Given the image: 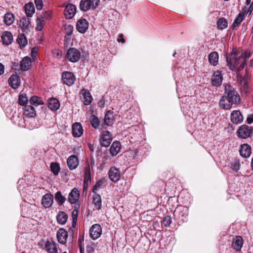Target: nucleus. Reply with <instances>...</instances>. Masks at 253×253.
<instances>
[{
	"label": "nucleus",
	"instance_id": "nucleus-43",
	"mask_svg": "<svg viewBox=\"0 0 253 253\" xmlns=\"http://www.w3.org/2000/svg\"><path fill=\"white\" fill-rule=\"evenodd\" d=\"M244 18V12H241L240 13L237 17L236 18V19L234 20L233 24H232V27L233 28H234L238 26L243 20Z\"/></svg>",
	"mask_w": 253,
	"mask_h": 253
},
{
	"label": "nucleus",
	"instance_id": "nucleus-47",
	"mask_svg": "<svg viewBox=\"0 0 253 253\" xmlns=\"http://www.w3.org/2000/svg\"><path fill=\"white\" fill-rule=\"evenodd\" d=\"M44 20L41 18L40 16L37 18V27L36 30L38 31H41L44 25Z\"/></svg>",
	"mask_w": 253,
	"mask_h": 253
},
{
	"label": "nucleus",
	"instance_id": "nucleus-55",
	"mask_svg": "<svg viewBox=\"0 0 253 253\" xmlns=\"http://www.w3.org/2000/svg\"><path fill=\"white\" fill-rule=\"evenodd\" d=\"M247 122L249 124H251L253 123V114H251L248 115Z\"/></svg>",
	"mask_w": 253,
	"mask_h": 253
},
{
	"label": "nucleus",
	"instance_id": "nucleus-27",
	"mask_svg": "<svg viewBox=\"0 0 253 253\" xmlns=\"http://www.w3.org/2000/svg\"><path fill=\"white\" fill-rule=\"evenodd\" d=\"M31 65V59L26 56L21 61L20 69L23 71H27L30 69Z\"/></svg>",
	"mask_w": 253,
	"mask_h": 253
},
{
	"label": "nucleus",
	"instance_id": "nucleus-18",
	"mask_svg": "<svg viewBox=\"0 0 253 253\" xmlns=\"http://www.w3.org/2000/svg\"><path fill=\"white\" fill-rule=\"evenodd\" d=\"M223 77L220 71L215 72L211 78V82L214 86H218L222 84Z\"/></svg>",
	"mask_w": 253,
	"mask_h": 253
},
{
	"label": "nucleus",
	"instance_id": "nucleus-12",
	"mask_svg": "<svg viewBox=\"0 0 253 253\" xmlns=\"http://www.w3.org/2000/svg\"><path fill=\"white\" fill-rule=\"evenodd\" d=\"M45 248L48 253H57L58 245L52 240H47L45 244Z\"/></svg>",
	"mask_w": 253,
	"mask_h": 253
},
{
	"label": "nucleus",
	"instance_id": "nucleus-9",
	"mask_svg": "<svg viewBox=\"0 0 253 253\" xmlns=\"http://www.w3.org/2000/svg\"><path fill=\"white\" fill-rule=\"evenodd\" d=\"M80 196V191L77 188H74L69 194L68 201L71 204H77L79 202Z\"/></svg>",
	"mask_w": 253,
	"mask_h": 253
},
{
	"label": "nucleus",
	"instance_id": "nucleus-29",
	"mask_svg": "<svg viewBox=\"0 0 253 253\" xmlns=\"http://www.w3.org/2000/svg\"><path fill=\"white\" fill-rule=\"evenodd\" d=\"M121 148V145L119 141H114L111 146L110 148V152L111 154L113 156L117 155L120 151Z\"/></svg>",
	"mask_w": 253,
	"mask_h": 253
},
{
	"label": "nucleus",
	"instance_id": "nucleus-20",
	"mask_svg": "<svg viewBox=\"0 0 253 253\" xmlns=\"http://www.w3.org/2000/svg\"><path fill=\"white\" fill-rule=\"evenodd\" d=\"M83 133V128L79 123H75L72 125V134L75 137H79Z\"/></svg>",
	"mask_w": 253,
	"mask_h": 253
},
{
	"label": "nucleus",
	"instance_id": "nucleus-28",
	"mask_svg": "<svg viewBox=\"0 0 253 253\" xmlns=\"http://www.w3.org/2000/svg\"><path fill=\"white\" fill-rule=\"evenodd\" d=\"M239 84L241 91H244L246 94H248L250 92V86L247 80L241 79L240 80Z\"/></svg>",
	"mask_w": 253,
	"mask_h": 253
},
{
	"label": "nucleus",
	"instance_id": "nucleus-14",
	"mask_svg": "<svg viewBox=\"0 0 253 253\" xmlns=\"http://www.w3.org/2000/svg\"><path fill=\"white\" fill-rule=\"evenodd\" d=\"M243 245V238L241 236H237L232 240L231 247L236 252H240L241 250Z\"/></svg>",
	"mask_w": 253,
	"mask_h": 253
},
{
	"label": "nucleus",
	"instance_id": "nucleus-60",
	"mask_svg": "<svg viewBox=\"0 0 253 253\" xmlns=\"http://www.w3.org/2000/svg\"><path fill=\"white\" fill-rule=\"evenodd\" d=\"M249 74L247 71H246L245 75H244V77L243 79H245L247 80V79L249 78Z\"/></svg>",
	"mask_w": 253,
	"mask_h": 253
},
{
	"label": "nucleus",
	"instance_id": "nucleus-15",
	"mask_svg": "<svg viewBox=\"0 0 253 253\" xmlns=\"http://www.w3.org/2000/svg\"><path fill=\"white\" fill-rule=\"evenodd\" d=\"M76 7L73 4H68L64 9V15L66 19H70L75 15Z\"/></svg>",
	"mask_w": 253,
	"mask_h": 253
},
{
	"label": "nucleus",
	"instance_id": "nucleus-16",
	"mask_svg": "<svg viewBox=\"0 0 253 253\" xmlns=\"http://www.w3.org/2000/svg\"><path fill=\"white\" fill-rule=\"evenodd\" d=\"M77 31L82 34L86 32L88 28V23L85 19H81L77 21L76 24Z\"/></svg>",
	"mask_w": 253,
	"mask_h": 253
},
{
	"label": "nucleus",
	"instance_id": "nucleus-64",
	"mask_svg": "<svg viewBox=\"0 0 253 253\" xmlns=\"http://www.w3.org/2000/svg\"><path fill=\"white\" fill-rule=\"evenodd\" d=\"M251 0H246V4L248 5L251 3Z\"/></svg>",
	"mask_w": 253,
	"mask_h": 253
},
{
	"label": "nucleus",
	"instance_id": "nucleus-25",
	"mask_svg": "<svg viewBox=\"0 0 253 253\" xmlns=\"http://www.w3.org/2000/svg\"><path fill=\"white\" fill-rule=\"evenodd\" d=\"M175 212L179 213V217L181 218L182 220L184 221L187 220V216L188 215V209L187 207H179L175 211Z\"/></svg>",
	"mask_w": 253,
	"mask_h": 253
},
{
	"label": "nucleus",
	"instance_id": "nucleus-10",
	"mask_svg": "<svg viewBox=\"0 0 253 253\" xmlns=\"http://www.w3.org/2000/svg\"><path fill=\"white\" fill-rule=\"evenodd\" d=\"M62 80L64 84L68 86H71L74 83L75 77L72 73L65 72L62 73Z\"/></svg>",
	"mask_w": 253,
	"mask_h": 253
},
{
	"label": "nucleus",
	"instance_id": "nucleus-41",
	"mask_svg": "<svg viewBox=\"0 0 253 253\" xmlns=\"http://www.w3.org/2000/svg\"><path fill=\"white\" fill-rule=\"evenodd\" d=\"M104 183V180L103 179H99L96 182L92 190L94 194H98L97 192L101 188Z\"/></svg>",
	"mask_w": 253,
	"mask_h": 253
},
{
	"label": "nucleus",
	"instance_id": "nucleus-33",
	"mask_svg": "<svg viewBox=\"0 0 253 253\" xmlns=\"http://www.w3.org/2000/svg\"><path fill=\"white\" fill-rule=\"evenodd\" d=\"M1 39L3 44L8 45L12 42L13 36L10 32L6 31L2 34Z\"/></svg>",
	"mask_w": 253,
	"mask_h": 253
},
{
	"label": "nucleus",
	"instance_id": "nucleus-11",
	"mask_svg": "<svg viewBox=\"0 0 253 253\" xmlns=\"http://www.w3.org/2000/svg\"><path fill=\"white\" fill-rule=\"evenodd\" d=\"M90 236L93 240L98 239L102 233V228L98 224L93 225L90 229Z\"/></svg>",
	"mask_w": 253,
	"mask_h": 253
},
{
	"label": "nucleus",
	"instance_id": "nucleus-7",
	"mask_svg": "<svg viewBox=\"0 0 253 253\" xmlns=\"http://www.w3.org/2000/svg\"><path fill=\"white\" fill-rule=\"evenodd\" d=\"M112 138L111 133L106 130L102 132L100 142L102 146L108 147L111 142Z\"/></svg>",
	"mask_w": 253,
	"mask_h": 253
},
{
	"label": "nucleus",
	"instance_id": "nucleus-8",
	"mask_svg": "<svg viewBox=\"0 0 253 253\" xmlns=\"http://www.w3.org/2000/svg\"><path fill=\"white\" fill-rule=\"evenodd\" d=\"M108 175L112 181L117 182L120 179L121 172L119 169L115 167H112L109 170Z\"/></svg>",
	"mask_w": 253,
	"mask_h": 253
},
{
	"label": "nucleus",
	"instance_id": "nucleus-57",
	"mask_svg": "<svg viewBox=\"0 0 253 253\" xmlns=\"http://www.w3.org/2000/svg\"><path fill=\"white\" fill-rule=\"evenodd\" d=\"M117 41L118 42H122V43H124L125 42V40L124 38V36L122 34L119 35Z\"/></svg>",
	"mask_w": 253,
	"mask_h": 253
},
{
	"label": "nucleus",
	"instance_id": "nucleus-24",
	"mask_svg": "<svg viewBox=\"0 0 253 253\" xmlns=\"http://www.w3.org/2000/svg\"><path fill=\"white\" fill-rule=\"evenodd\" d=\"M219 104V106L225 110L230 109L234 105L224 95H223L220 99Z\"/></svg>",
	"mask_w": 253,
	"mask_h": 253
},
{
	"label": "nucleus",
	"instance_id": "nucleus-5",
	"mask_svg": "<svg viewBox=\"0 0 253 253\" xmlns=\"http://www.w3.org/2000/svg\"><path fill=\"white\" fill-rule=\"evenodd\" d=\"M252 127L246 125L241 126L239 127L237 131L238 136L241 138L249 137L252 134Z\"/></svg>",
	"mask_w": 253,
	"mask_h": 253
},
{
	"label": "nucleus",
	"instance_id": "nucleus-4",
	"mask_svg": "<svg viewBox=\"0 0 253 253\" xmlns=\"http://www.w3.org/2000/svg\"><path fill=\"white\" fill-rule=\"evenodd\" d=\"M81 57L80 52L75 48H69L66 53L67 58L71 62H76Z\"/></svg>",
	"mask_w": 253,
	"mask_h": 253
},
{
	"label": "nucleus",
	"instance_id": "nucleus-30",
	"mask_svg": "<svg viewBox=\"0 0 253 253\" xmlns=\"http://www.w3.org/2000/svg\"><path fill=\"white\" fill-rule=\"evenodd\" d=\"M83 98V101L85 105H89L92 101V98L90 92L86 89H83L81 91Z\"/></svg>",
	"mask_w": 253,
	"mask_h": 253
},
{
	"label": "nucleus",
	"instance_id": "nucleus-38",
	"mask_svg": "<svg viewBox=\"0 0 253 253\" xmlns=\"http://www.w3.org/2000/svg\"><path fill=\"white\" fill-rule=\"evenodd\" d=\"M14 21V16L11 13H7L4 16V23L8 26L11 25Z\"/></svg>",
	"mask_w": 253,
	"mask_h": 253
},
{
	"label": "nucleus",
	"instance_id": "nucleus-39",
	"mask_svg": "<svg viewBox=\"0 0 253 253\" xmlns=\"http://www.w3.org/2000/svg\"><path fill=\"white\" fill-rule=\"evenodd\" d=\"M55 200L59 205H63L66 201V198L60 191L57 192L55 194Z\"/></svg>",
	"mask_w": 253,
	"mask_h": 253
},
{
	"label": "nucleus",
	"instance_id": "nucleus-52",
	"mask_svg": "<svg viewBox=\"0 0 253 253\" xmlns=\"http://www.w3.org/2000/svg\"><path fill=\"white\" fill-rule=\"evenodd\" d=\"M171 222V217L169 216H166L163 219V224L165 226L170 225Z\"/></svg>",
	"mask_w": 253,
	"mask_h": 253
},
{
	"label": "nucleus",
	"instance_id": "nucleus-2",
	"mask_svg": "<svg viewBox=\"0 0 253 253\" xmlns=\"http://www.w3.org/2000/svg\"><path fill=\"white\" fill-rule=\"evenodd\" d=\"M223 95L226 96L234 105L239 104L241 102V98L239 94L235 89L229 84H226L224 85Z\"/></svg>",
	"mask_w": 253,
	"mask_h": 253
},
{
	"label": "nucleus",
	"instance_id": "nucleus-44",
	"mask_svg": "<svg viewBox=\"0 0 253 253\" xmlns=\"http://www.w3.org/2000/svg\"><path fill=\"white\" fill-rule=\"evenodd\" d=\"M28 100L26 94L24 93L20 94L19 96L18 103L21 106H25V105H27V104L28 103Z\"/></svg>",
	"mask_w": 253,
	"mask_h": 253
},
{
	"label": "nucleus",
	"instance_id": "nucleus-58",
	"mask_svg": "<svg viewBox=\"0 0 253 253\" xmlns=\"http://www.w3.org/2000/svg\"><path fill=\"white\" fill-rule=\"evenodd\" d=\"M253 10V2H252V3L251 4L247 13L250 15L251 14Z\"/></svg>",
	"mask_w": 253,
	"mask_h": 253
},
{
	"label": "nucleus",
	"instance_id": "nucleus-3",
	"mask_svg": "<svg viewBox=\"0 0 253 253\" xmlns=\"http://www.w3.org/2000/svg\"><path fill=\"white\" fill-rule=\"evenodd\" d=\"M100 0H81L80 8L84 12L90 9H95L99 5Z\"/></svg>",
	"mask_w": 253,
	"mask_h": 253
},
{
	"label": "nucleus",
	"instance_id": "nucleus-50",
	"mask_svg": "<svg viewBox=\"0 0 253 253\" xmlns=\"http://www.w3.org/2000/svg\"><path fill=\"white\" fill-rule=\"evenodd\" d=\"M65 30L66 35L69 36L71 35L73 33V26L70 24L65 25Z\"/></svg>",
	"mask_w": 253,
	"mask_h": 253
},
{
	"label": "nucleus",
	"instance_id": "nucleus-21",
	"mask_svg": "<svg viewBox=\"0 0 253 253\" xmlns=\"http://www.w3.org/2000/svg\"><path fill=\"white\" fill-rule=\"evenodd\" d=\"M23 109L24 115L27 118H34L36 115V111L33 106L25 105Z\"/></svg>",
	"mask_w": 253,
	"mask_h": 253
},
{
	"label": "nucleus",
	"instance_id": "nucleus-61",
	"mask_svg": "<svg viewBox=\"0 0 253 253\" xmlns=\"http://www.w3.org/2000/svg\"><path fill=\"white\" fill-rule=\"evenodd\" d=\"M95 165V161L93 158H91V167L93 168L94 166Z\"/></svg>",
	"mask_w": 253,
	"mask_h": 253
},
{
	"label": "nucleus",
	"instance_id": "nucleus-54",
	"mask_svg": "<svg viewBox=\"0 0 253 253\" xmlns=\"http://www.w3.org/2000/svg\"><path fill=\"white\" fill-rule=\"evenodd\" d=\"M50 15V13L49 11H45L42 15L40 16L41 18L44 19H47L49 18Z\"/></svg>",
	"mask_w": 253,
	"mask_h": 253
},
{
	"label": "nucleus",
	"instance_id": "nucleus-45",
	"mask_svg": "<svg viewBox=\"0 0 253 253\" xmlns=\"http://www.w3.org/2000/svg\"><path fill=\"white\" fill-rule=\"evenodd\" d=\"M104 123L108 126H111L113 124V116L109 112L105 115Z\"/></svg>",
	"mask_w": 253,
	"mask_h": 253
},
{
	"label": "nucleus",
	"instance_id": "nucleus-37",
	"mask_svg": "<svg viewBox=\"0 0 253 253\" xmlns=\"http://www.w3.org/2000/svg\"><path fill=\"white\" fill-rule=\"evenodd\" d=\"M91 180V172L90 166L87 164L84 169V184L87 185L89 181Z\"/></svg>",
	"mask_w": 253,
	"mask_h": 253
},
{
	"label": "nucleus",
	"instance_id": "nucleus-26",
	"mask_svg": "<svg viewBox=\"0 0 253 253\" xmlns=\"http://www.w3.org/2000/svg\"><path fill=\"white\" fill-rule=\"evenodd\" d=\"M240 153L244 158L249 157L251 154V147L247 144L241 145L240 149Z\"/></svg>",
	"mask_w": 253,
	"mask_h": 253
},
{
	"label": "nucleus",
	"instance_id": "nucleus-51",
	"mask_svg": "<svg viewBox=\"0 0 253 253\" xmlns=\"http://www.w3.org/2000/svg\"><path fill=\"white\" fill-rule=\"evenodd\" d=\"M91 124L94 128H97L99 126V120L98 118L94 116H92L91 120Z\"/></svg>",
	"mask_w": 253,
	"mask_h": 253
},
{
	"label": "nucleus",
	"instance_id": "nucleus-19",
	"mask_svg": "<svg viewBox=\"0 0 253 253\" xmlns=\"http://www.w3.org/2000/svg\"><path fill=\"white\" fill-rule=\"evenodd\" d=\"M53 203V196L51 194H45L42 198V203L45 208H48L52 206Z\"/></svg>",
	"mask_w": 253,
	"mask_h": 253
},
{
	"label": "nucleus",
	"instance_id": "nucleus-32",
	"mask_svg": "<svg viewBox=\"0 0 253 253\" xmlns=\"http://www.w3.org/2000/svg\"><path fill=\"white\" fill-rule=\"evenodd\" d=\"M48 107L52 111L57 110L60 107L59 101L54 98H50L48 100Z\"/></svg>",
	"mask_w": 253,
	"mask_h": 253
},
{
	"label": "nucleus",
	"instance_id": "nucleus-35",
	"mask_svg": "<svg viewBox=\"0 0 253 253\" xmlns=\"http://www.w3.org/2000/svg\"><path fill=\"white\" fill-rule=\"evenodd\" d=\"M25 12L27 17H31L35 13V7L32 2H29L24 6Z\"/></svg>",
	"mask_w": 253,
	"mask_h": 253
},
{
	"label": "nucleus",
	"instance_id": "nucleus-46",
	"mask_svg": "<svg viewBox=\"0 0 253 253\" xmlns=\"http://www.w3.org/2000/svg\"><path fill=\"white\" fill-rule=\"evenodd\" d=\"M18 42L20 46H25L27 44V41L24 34L19 35L17 39Z\"/></svg>",
	"mask_w": 253,
	"mask_h": 253
},
{
	"label": "nucleus",
	"instance_id": "nucleus-56",
	"mask_svg": "<svg viewBox=\"0 0 253 253\" xmlns=\"http://www.w3.org/2000/svg\"><path fill=\"white\" fill-rule=\"evenodd\" d=\"M72 215L73 221H76L78 216V211L77 210H74L72 211Z\"/></svg>",
	"mask_w": 253,
	"mask_h": 253
},
{
	"label": "nucleus",
	"instance_id": "nucleus-34",
	"mask_svg": "<svg viewBox=\"0 0 253 253\" xmlns=\"http://www.w3.org/2000/svg\"><path fill=\"white\" fill-rule=\"evenodd\" d=\"M56 219L59 224L64 225L67 222L68 215L65 212L60 211L57 214Z\"/></svg>",
	"mask_w": 253,
	"mask_h": 253
},
{
	"label": "nucleus",
	"instance_id": "nucleus-49",
	"mask_svg": "<svg viewBox=\"0 0 253 253\" xmlns=\"http://www.w3.org/2000/svg\"><path fill=\"white\" fill-rule=\"evenodd\" d=\"M240 167V162L237 160H234L231 163V169L236 171L239 169Z\"/></svg>",
	"mask_w": 253,
	"mask_h": 253
},
{
	"label": "nucleus",
	"instance_id": "nucleus-42",
	"mask_svg": "<svg viewBox=\"0 0 253 253\" xmlns=\"http://www.w3.org/2000/svg\"><path fill=\"white\" fill-rule=\"evenodd\" d=\"M227 22L224 18H220L217 21V27L219 30H223L227 28Z\"/></svg>",
	"mask_w": 253,
	"mask_h": 253
},
{
	"label": "nucleus",
	"instance_id": "nucleus-48",
	"mask_svg": "<svg viewBox=\"0 0 253 253\" xmlns=\"http://www.w3.org/2000/svg\"><path fill=\"white\" fill-rule=\"evenodd\" d=\"M50 169L54 175H56L58 174L60 167L58 164L56 163H52L50 165Z\"/></svg>",
	"mask_w": 253,
	"mask_h": 253
},
{
	"label": "nucleus",
	"instance_id": "nucleus-62",
	"mask_svg": "<svg viewBox=\"0 0 253 253\" xmlns=\"http://www.w3.org/2000/svg\"><path fill=\"white\" fill-rule=\"evenodd\" d=\"M89 148L92 152L94 151L93 146L90 143L88 144Z\"/></svg>",
	"mask_w": 253,
	"mask_h": 253
},
{
	"label": "nucleus",
	"instance_id": "nucleus-53",
	"mask_svg": "<svg viewBox=\"0 0 253 253\" xmlns=\"http://www.w3.org/2000/svg\"><path fill=\"white\" fill-rule=\"evenodd\" d=\"M35 3L38 10H41L43 6V3L42 0H35Z\"/></svg>",
	"mask_w": 253,
	"mask_h": 253
},
{
	"label": "nucleus",
	"instance_id": "nucleus-13",
	"mask_svg": "<svg viewBox=\"0 0 253 253\" xmlns=\"http://www.w3.org/2000/svg\"><path fill=\"white\" fill-rule=\"evenodd\" d=\"M68 234L67 231L63 229L60 228L57 232L56 237L58 242L62 245H65L67 240Z\"/></svg>",
	"mask_w": 253,
	"mask_h": 253
},
{
	"label": "nucleus",
	"instance_id": "nucleus-17",
	"mask_svg": "<svg viewBox=\"0 0 253 253\" xmlns=\"http://www.w3.org/2000/svg\"><path fill=\"white\" fill-rule=\"evenodd\" d=\"M231 122L235 124L241 123L243 121V117L241 112L239 110L232 111L230 115Z\"/></svg>",
	"mask_w": 253,
	"mask_h": 253
},
{
	"label": "nucleus",
	"instance_id": "nucleus-63",
	"mask_svg": "<svg viewBox=\"0 0 253 253\" xmlns=\"http://www.w3.org/2000/svg\"><path fill=\"white\" fill-rule=\"evenodd\" d=\"M250 66L251 67H253V58L250 61Z\"/></svg>",
	"mask_w": 253,
	"mask_h": 253
},
{
	"label": "nucleus",
	"instance_id": "nucleus-22",
	"mask_svg": "<svg viewBox=\"0 0 253 253\" xmlns=\"http://www.w3.org/2000/svg\"><path fill=\"white\" fill-rule=\"evenodd\" d=\"M67 165L71 170L75 169L79 165V160L75 155L70 156L67 159Z\"/></svg>",
	"mask_w": 253,
	"mask_h": 253
},
{
	"label": "nucleus",
	"instance_id": "nucleus-6",
	"mask_svg": "<svg viewBox=\"0 0 253 253\" xmlns=\"http://www.w3.org/2000/svg\"><path fill=\"white\" fill-rule=\"evenodd\" d=\"M19 25L22 31L25 33H28L32 28L30 19L26 17H23L20 19Z\"/></svg>",
	"mask_w": 253,
	"mask_h": 253
},
{
	"label": "nucleus",
	"instance_id": "nucleus-40",
	"mask_svg": "<svg viewBox=\"0 0 253 253\" xmlns=\"http://www.w3.org/2000/svg\"><path fill=\"white\" fill-rule=\"evenodd\" d=\"M29 102L31 105H33L35 106H38L43 104V102L41 98L37 96L31 97L29 99Z\"/></svg>",
	"mask_w": 253,
	"mask_h": 253
},
{
	"label": "nucleus",
	"instance_id": "nucleus-23",
	"mask_svg": "<svg viewBox=\"0 0 253 253\" xmlns=\"http://www.w3.org/2000/svg\"><path fill=\"white\" fill-rule=\"evenodd\" d=\"M9 85L14 89L18 88L20 85V78L17 75H12L8 80Z\"/></svg>",
	"mask_w": 253,
	"mask_h": 253
},
{
	"label": "nucleus",
	"instance_id": "nucleus-31",
	"mask_svg": "<svg viewBox=\"0 0 253 253\" xmlns=\"http://www.w3.org/2000/svg\"><path fill=\"white\" fill-rule=\"evenodd\" d=\"M92 202L96 210H99L102 208V199L99 194H94L92 196Z\"/></svg>",
	"mask_w": 253,
	"mask_h": 253
},
{
	"label": "nucleus",
	"instance_id": "nucleus-59",
	"mask_svg": "<svg viewBox=\"0 0 253 253\" xmlns=\"http://www.w3.org/2000/svg\"><path fill=\"white\" fill-rule=\"evenodd\" d=\"M4 73V66L1 63H0V75H2Z\"/></svg>",
	"mask_w": 253,
	"mask_h": 253
},
{
	"label": "nucleus",
	"instance_id": "nucleus-36",
	"mask_svg": "<svg viewBox=\"0 0 253 253\" xmlns=\"http://www.w3.org/2000/svg\"><path fill=\"white\" fill-rule=\"evenodd\" d=\"M209 61L213 66H216L218 62V54L216 52H212L209 55Z\"/></svg>",
	"mask_w": 253,
	"mask_h": 253
},
{
	"label": "nucleus",
	"instance_id": "nucleus-1",
	"mask_svg": "<svg viewBox=\"0 0 253 253\" xmlns=\"http://www.w3.org/2000/svg\"><path fill=\"white\" fill-rule=\"evenodd\" d=\"M252 54L250 50H246L237 57V51L232 50L231 53L226 57V61L229 69L232 71H241L245 67L247 59L249 58Z\"/></svg>",
	"mask_w": 253,
	"mask_h": 253
}]
</instances>
